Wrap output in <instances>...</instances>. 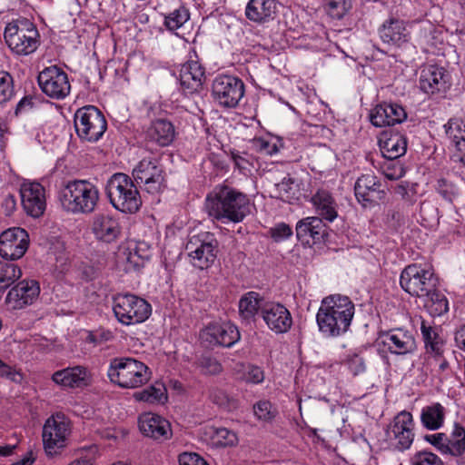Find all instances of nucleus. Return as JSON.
I'll use <instances>...</instances> for the list:
<instances>
[{
    "label": "nucleus",
    "mask_w": 465,
    "mask_h": 465,
    "mask_svg": "<svg viewBox=\"0 0 465 465\" xmlns=\"http://www.w3.org/2000/svg\"><path fill=\"white\" fill-rule=\"evenodd\" d=\"M188 11L183 8H178L165 16V25L170 30H175L181 27L189 19Z\"/></svg>",
    "instance_id": "49530a36"
},
{
    "label": "nucleus",
    "mask_w": 465,
    "mask_h": 465,
    "mask_svg": "<svg viewBox=\"0 0 465 465\" xmlns=\"http://www.w3.org/2000/svg\"><path fill=\"white\" fill-rule=\"evenodd\" d=\"M133 174L137 182L144 184L149 193H157L164 187L163 170L157 158H143L134 168Z\"/></svg>",
    "instance_id": "4468645a"
},
{
    "label": "nucleus",
    "mask_w": 465,
    "mask_h": 465,
    "mask_svg": "<svg viewBox=\"0 0 465 465\" xmlns=\"http://www.w3.org/2000/svg\"><path fill=\"white\" fill-rule=\"evenodd\" d=\"M179 79L184 92H198L205 79L204 68L198 61H189L182 65Z\"/></svg>",
    "instance_id": "bb28decb"
},
{
    "label": "nucleus",
    "mask_w": 465,
    "mask_h": 465,
    "mask_svg": "<svg viewBox=\"0 0 465 465\" xmlns=\"http://www.w3.org/2000/svg\"><path fill=\"white\" fill-rule=\"evenodd\" d=\"M444 127L446 134L454 143L455 146H457V141L465 139V124L461 126L458 122L450 120Z\"/></svg>",
    "instance_id": "8fccbe9b"
},
{
    "label": "nucleus",
    "mask_w": 465,
    "mask_h": 465,
    "mask_svg": "<svg viewBox=\"0 0 465 465\" xmlns=\"http://www.w3.org/2000/svg\"><path fill=\"white\" fill-rule=\"evenodd\" d=\"M92 231L97 240L110 243L119 237L121 226L114 217L107 214H97L94 217Z\"/></svg>",
    "instance_id": "cd10ccee"
},
{
    "label": "nucleus",
    "mask_w": 465,
    "mask_h": 465,
    "mask_svg": "<svg viewBox=\"0 0 465 465\" xmlns=\"http://www.w3.org/2000/svg\"><path fill=\"white\" fill-rule=\"evenodd\" d=\"M262 317L267 326L276 333H284L292 325V318L289 310L281 303H264Z\"/></svg>",
    "instance_id": "aec40b11"
},
{
    "label": "nucleus",
    "mask_w": 465,
    "mask_h": 465,
    "mask_svg": "<svg viewBox=\"0 0 465 465\" xmlns=\"http://www.w3.org/2000/svg\"><path fill=\"white\" fill-rule=\"evenodd\" d=\"M420 299L423 300V306L431 316H440L449 311L448 300L439 290V284H435L434 290L424 293Z\"/></svg>",
    "instance_id": "f704fd0d"
},
{
    "label": "nucleus",
    "mask_w": 465,
    "mask_h": 465,
    "mask_svg": "<svg viewBox=\"0 0 465 465\" xmlns=\"http://www.w3.org/2000/svg\"><path fill=\"white\" fill-rule=\"evenodd\" d=\"M421 422L429 430L439 429L444 420V408L440 403H435L422 410Z\"/></svg>",
    "instance_id": "58836bf2"
},
{
    "label": "nucleus",
    "mask_w": 465,
    "mask_h": 465,
    "mask_svg": "<svg viewBox=\"0 0 465 465\" xmlns=\"http://www.w3.org/2000/svg\"><path fill=\"white\" fill-rule=\"evenodd\" d=\"M240 339L237 327L232 323H212L200 332L201 342L206 347H231Z\"/></svg>",
    "instance_id": "f3484780"
},
{
    "label": "nucleus",
    "mask_w": 465,
    "mask_h": 465,
    "mask_svg": "<svg viewBox=\"0 0 465 465\" xmlns=\"http://www.w3.org/2000/svg\"><path fill=\"white\" fill-rule=\"evenodd\" d=\"M403 168L401 166H398L397 168H393V172H386L385 176L389 180H397L403 175Z\"/></svg>",
    "instance_id": "0e129e2a"
},
{
    "label": "nucleus",
    "mask_w": 465,
    "mask_h": 465,
    "mask_svg": "<svg viewBox=\"0 0 465 465\" xmlns=\"http://www.w3.org/2000/svg\"><path fill=\"white\" fill-rule=\"evenodd\" d=\"M213 440L216 446L228 447L237 442L236 434L226 428H213Z\"/></svg>",
    "instance_id": "37998d69"
},
{
    "label": "nucleus",
    "mask_w": 465,
    "mask_h": 465,
    "mask_svg": "<svg viewBox=\"0 0 465 465\" xmlns=\"http://www.w3.org/2000/svg\"><path fill=\"white\" fill-rule=\"evenodd\" d=\"M74 123L77 135L87 142L98 141L107 128L104 115L93 105L78 109L74 114Z\"/></svg>",
    "instance_id": "6e6552de"
},
{
    "label": "nucleus",
    "mask_w": 465,
    "mask_h": 465,
    "mask_svg": "<svg viewBox=\"0 0 465 465\" xmlns=\"http://www.w3.org/2000/svg\"><path fill=\"white\" fill-rule=\"evenodd\" d=\"M213 98L223 107H235L244 94L243 82L234 76L219 75L213 83Z\"/></svg>",
    "instance_id": "ddd939ff"
},
{
    "label": "nucleus",
    "mask_w": 465,
    "mask_h": 465,
    "mask_svg": "<svg viewBox=\"0 0 465 465\" xmlns=\"http://www.w3.org/2000/svg\"><path fill=\"white\" fill-rule=\"evenodd\" d=\"M21 199L25 211L39 217L45 210V189L39 183H25L21 187Z\"/></svg>",
    "instance_id": "412c9836"
},
{
    "label": "nucleus",
    "mask_w": 465,
    "mask_h": 465,
    "mask_svg": "<svg viewBox=\"0 0 465 465\" xmlns=\"http://www.w3.org/2000/svg\"><path fill=\"white\" fill-rule=\"evenodd\" d=\"M371 122L377 127L401 124L407 118L405 109L399 104H378L371 114Z\"/></svg>",
    "instance_id": "393cba45"
},
{
    "label": "nucleus",
    "mask_w": 465,
    "mask_h": 465,
    "mask_svg": "<svg viewBox=\"0 0 465 465\" xmlns=\"http://www.w3.org/2000/svg\"><path fill=\"white\" fill-rule=\"evenodd\" d=\"M186 251L192 264L200 270L211 267L218 253V241L213 234L202 232L190 238Z\"/></svg>",
    "instance_id": "9d476101"
},
{
    "label": "nucleus",
    "mask_w": 465,
    "mask_h": 465,
    "mask_svg": "<svg viewBox=\"0 0 465 465\" xmlns=\"http://www.w3.org/2000/svg\"><path fill=\"white\" fill-rule=\"evenodd\" d=\"M15 448H16V445H5L3 447H0V456H3V457L10 456Z\"/></svg>",
    "instance_id": "774afa93"
},
{
    "label": "nucleus",
    "mask_w": 465,
    "mask_h": 465,
    "mask_svg": "<svg viewBox=\"0 0 465 465\" xmlns=\"http://www.w3.org/2000/svg\"><path fill=\"white\" fill-rule=\"evenodd\" d=\"M259 143H260V150L266 154L272 155L278 152V147L275 143H271L264 140H260Z\"/></svg>",
    "instance_id": "bf43d9fd"
},
{
    "label": "nucleus",
    "mask_w": 465,
    "mask_h": 465,
    "mask_svg": "<svg viewBox=\"0 0 465 465\" xmlns=\"http://www.w3.org/2000/svg\"><path fill=\"white\" fill-rule=\"evenodd\" d=\"M87 371L83 366L65 368L55 371L52 380L63 387H79L85 382Z\"/></svg>",
    "instance_id": "473e14b6"
},
{
    "label": "nucleus",
    "mask_w": 465,
    "mask_h": 465,
    "mask_svg": "<svg viewBox=\"0 0 465 465\" xmlns=\"http://www.w3.org/2000/svg\"><path fill=\"white\" fill-rule=\"evenodd\" d=\"M35 461L32 451L28 452L23 459L17 460L13 465H32Z\"/></svg>",
    "instance_id": "69168bd1"
},
{
    "label": "nucleus",
    "mask_w": 465,
    "mask_h": 465,
    "mask_svg": "<svg viewBox=\"0 0 465 465\" xmlns=\"http://www.w3.org/2000/svg\"><path fill=\"white\" fill-rule=\"evenodd\" d=\"M147 137L160 146H167L175 137L174 126L170 121L157 119L148 128Z\"/></svg>",
    "instance_id": "2f4dec72"
},
{
    "label": "nucleus",
    "mask_w": 465,
    "mask_h": 465,
    "mask_svg": "<svg viewBox=\"0 0 465 465\" xmlns=\"http://www.w3.org/2000/svg\"><path fill=\"white\" fill-rule=\"evenodd\" d=\"M455 341L457 346L460 349L461 346L464 345L465 342V324L462 325L457 331L455 332Z\"/></svg>",
    "instance_id": "e2e57ef3"
},
{
    "label": "nucleus",
    "mask_w": 465,
    "mask_h": 465,
    "mask_svg": "<svg viewBox=\"0 0 465 465\" xmlns=\"http://www.w3.org/2000/svg\"><path fill=\"white\" fill-rule=\"evenodd\" d=\"M379 32L381 39L386 44L400 45L407 42L408 34L401 20L396 18L389 19L384 22Z\"/></svg>",
    "instance_id": "7c9ffc66"
},
{
    "label": "nucleus",
    "mask_w": 465,
    "mask_h": 465,
    "mask_svg": "<svg viewBox=\"0 0 465 465\" xmlns=\"http://www.w3.org/2000/svg\"><path fill=\"white\" fill-rule=\"evenodd\" d=\"M197 365L204 374L216 375L223 371L220 361L211 355H202L197 361Z\"/></svg>",
    "instance_id": "c03bdc74"
},
{
    "label": "nucleus",
    "mask_w": 465,
    "mask_h": 465,
    "mask_svg": "<svg viewBox=\"0 0 465 465\" xmlns=\"http://www.w3.org/2000/svg\"><path fill=\"white\" fill-rule=\"evenodd\" d=\"M255 416L263 421H271L277 414V411L268 401H260L253 406Z\"/></svg>",
    "instance_id": "de8ad7c7"
},
{
    "label": "nucleus",
    "mask_w": 465,
    "mask_h": 465,
    "mask_svg": "<svg viewBox=\"0 0 465 465\" xmlns=\"http://www.w3.org/2000/svg\"><path fill=\"white\" fill-rule=\"evenodd\" d=\"M446 71L437 65H428L421 70L420 87L428 94L444 93L448 88Z\"/></svg>",
    "instance_id": "a878e982"
},
{
    "label": "nucleus",
    "mask_w": 465,
    "mask_h": 465,
    "mask_svg": "<svg viewBox=\"0 0 465 465\" xmlns=\"http://www.w3.org/2000/svg\"><path fill=\"white\" fill-rule=\"evenodd\" d=\"M4 37L10 50L16 55H29L40 45V35L36 26L27 19L9 23Z\"/></svg>",
    "instance_id": "423d86ee"
},
{
    "label": "nucleus",
    "mask_w": 465,
    "mask_h": 465,
    "mask_svg": "<svg viewBox=\"0 0 465 465\" xmlns=\"http://www.w3.org/2000/svg\"><path fill=\"white\" fill-rule=\"evenodd\" d=\"M380 149L384 158L395 160L405 154L407 150V139L401 134H383L379 141Z\"/></svg>",
    "instance_id": "c756f323"
},
{
    "label": "nucleus",
    "mask_w": 465,
    "mask_h": 465,
    "mask_svg": "<svg viewBox=\"0 0 465 465\" xmlns=\"http://www.w3.org/2000/svg\"><path fill=\"white\" fill-rule=\"evenodd\" d=\"M411 465H444V463L435 453L429 450H420L411 457Z\"/></svg>",
    "instance_id": "a18cd8bd"
},
{
    "label": "nucleus",
    "mask_w": 465,
    "mask_h": 465,
    "mask_svg": "<svg viewBox=\"0 0 465 465\" xmlns=\"http://www.w3.org/2000/svg\"><path fill=\"white\" fill-rule=\"evenodd\" d=\"M7 261H0V292L9 288L22 276L20 267Z\"/></svg>",
    "instance_id": "a19ab883"
},
{
    "label": "nucleus",
    "mask_w": 465,
    "mask_h": 465,
    "mask_svg": "<svg viewBox=\"0 0 465 465\" xmlns=\"http://www.w3.org/2000/svg\"><path fill=\"white\" fill-rule=\"evenodd\" d=\"M205 209L210 216L217 220L239 223L249 213V200L245 194L223 186L207 197Z\"/></svg>",
    "instance_id": "f03ea898"
},
{
    "label": "nucleus",
    "mask_w": 465,
    "mask_h": 465,
    "mask_svg": "<svg viewBox=\"0 0 465 465\" xmlns=\"http://www.w3.org/2000/svg\"><path fill=\"white\" fill-rule=\"evenodd\" d=\"M244 380L251 383H261L264 380V372L258 366H249L248 370L244 373Z\"/></svg>",
    "instance_id": "864d4df0"
},
{
    "label": "nucleus",
    "mask_w": 465,
    "mask_h": 465,
    "mask_svg": "<svg viewBox=\"0 0 465 465\" xmlns=\"http://www.w3.org/2000/svg\"><path fill=\"white\" fill-rule=\"evenodd\" d=\"M354 304L347 296L340 294L325 297L316 315L321 332L328 337L345 333L354 316Z\"/></svg>",
    "instance_id": "f257e3e1"
},
{
    "label": "nucleus",
    "mask_w": 465,
    "mask_h": 465,
    "mask_svg": "<svg viewBox=\"0 0 465 465\" xmlns=\"http://www.w3.org/2000/svg\"><path fill=\"white\" fill-rule=\"evenodd\" d=\"M32 106H33L32 98L24 97L16 105L15 114H18L23 110H25L26 107L32 108Z\"/></svg>",
    "instance_id": "680f3d73"
},
{
    "label": "nucleus",
    "mask_w": 465,
    "mask_h": 465,
    "mask_svg": "<svg viewBox=\"0 0 465 465\" xmlns=\"http://www.w3.org/2000/svg\"><path fill=\"white\" fill-rule=\"evenodd\" d=\"M346 363L353 375H358L365 371L364 361L357 354L349 357Z\"/></svg>",
    "instance_id": "5fc2aeb1"
},
{
    "label": "nucleus",
    "mask_w": 465,
    "mask_h": 465,
    "mask_svg": "<svg viewBox=\"0 0 465 465\" xmlns=\"http://www.w3.org/2000/svg\"><path fill=\"white\" fill-rule=\"evenodd\" d=\"M295 193L294 179L290 174L283 177L282 182L275 183L272 191V196L285 202L294 199Z\"/></svg>",
    "instance_id": "79ce46f5"
},
{
    "label": "nucleus",
    "mask_w": 465,
    "mask_h": 465,
    "mask_svg": "<svg viewBox=\"0 0 465 465\" xmlns=\"http://www.w3.org/2000/svg\"><path fill=\"white\" fill-rule=\"evenodd\" d=\"M296 235L302 244L313 245L324 241L328 235L326 225L320 217H307L296 225Z\"/></svg>",
    "instance_id": "4be33fe9"
},
{
    "label": "nucleus",
    "mask_w": 465,
    "mask_h": 465,
    "mask_svg": "<svg viewBox=\"0 0 465 465\" xmlns=\"http://www.w3.org/2000/svg\"><path fill=\"white\" fill-rule=\"evenodd\" d=\"M382 342L391 353L396 355L413 353L417 349L413 334L401 328L389 331Z\"/></svg>",
    "instance_id": "5701e85b"
},
{
    "label": "nucleus",
    "mask_w": 465,
    "mask_h": 465,
    "mask_svg": "<svg viewBox=\"0 0 465 465\" xmlns=\"http://www.w3.org/2000/svg\"><path fill=\"white\" fill-rule=\"evenodd\" d=\"M80 277L85 282H90L98 277V270L93 265L83 264L79 268Z\"/></svg>",
    "instance_id": "13d9d810"
},
{
    "label": "nucleus",
    "mask_w": 465,
    "mask_h": 465,
    "mask_svg": "<svg viewBox=\"0 0 465 465\" xmlns=\"http://www.w3.org/2000/svg\"><path fill=\"white\" fill-rule=\"evenodd\" d=\"M455 157L465 165V139L457 141Z\"/></svg>",
    "instance_id": "052dcab7"
},
{
    "label": "nucleus",
    "mask_w": 465,
    "mask_h": 465,
    "mask_svg": "<svg viewBox=\"0 0 465 465\" xmlns=\"http://www.w3.org/2000/svg\"><path fill=\"white\" fill-rule=\"evenodd\" d=\"M59 199L66 212L91 213L99 201V191L86 180L70 181L61 190Z\"/></svg>",
    "instance_id": "7ed1b4c3"
},
{
    "label": "nucleus",
    "mask_w": 465,
    "mask_h": 465,
    "mask_svg": "<svg viewBox=\"0 0 465 465\" xmlns=\"http://www.w3.org/2000/svg\"><path fill=\"white\" fill-rule=\"evenodd\" d=\"M135 400L148 403H164L167 401V390L163 383L155 382L148 388L134 394Z\"/></svg>",
    "instance_id": "4c0bfd02"
},
{
    "label": "nucleus",
    "mask_w": 465,
    "mask_h": 465,
    "mask_svg": "<svg viewBox=\"0 0 465 465\" xmlns=\"http://www.w3.org/2000/svg\"><path fill=\"white\" fill-rule=\"evenodd\" d=\"M277 9L276 0H250L245 8V15L253 23L263 24L274 19Z\"/></svg>",
    "instance_id": "c85d7f7f"
},
{
    "label": "nucleus",
    "mask_w": 465,
    "mask_h": 465,
    "mask_svg": "<svg viewBox=\"0 0 465 465\" xmlns=\"http://www.w3.org/2000/svg\"><path fill=\"white\" fill-rule=\"evenodd\" d=\"M320 218L332 222L338 216L337 203L331 194L325 190H319L312 198Z\"/></svg>",
    "instance_id": "72a5a7b5"
},
{
    "label": "nucleus",
    "mask_w": 465,
    "mask_h": 465,
    "mask_svg": "<svg viewBox=\"0 0 465 465\" xmlns=\"http://www.w3.org/2000/svg\"><path fill=\"white\" fill-rule=\"evenodd\" d=\"M426 440L434 445L441 453L445 454V450H449L445 446L447 440L446 433H437L433 435H428L425 437Z\"/></svg>",
    "instance_id": "4d7b16f0"
},
{
    "label": "nucleus",
    "mask_w": 465,
    "mask_h": 465,
    "mask_svg": "<svg viewBox=\"0 0 465 465\" xmlns=\"http://www.w3.org/2000/svg\"><path fill=\"white\" fill-rule=\"evenodd\" d=\"M105 191L110 203L122 213H134L142 205V198L134 182L125 173L113 174L107 181Z\"/></svg>",
    "instance_id": "20e7f679"
},
{
    "label": "nucleus",
    "mask_w": 465,
    "mask_h": 465,
    "mask_svg": "<svg viewBox=\"0 0 465 465\" xmlns=\"http://www.w3.org/2000/svg\"><path fill=\"white\" fill-rule=\"evenodd\" d=\"M37 82L42 92L53 99H64L71 91L68 74L56 65L42 70L38 74Z\"/></svg>",
    "instance_id": "f8f14e48"
},
{
    "label": "nucleus",
    "mask_w": 465,
    "mask_h": 465,
    "mask_svg": "<svg viewBox=\"0 0 465 465\" xmlns=\"http://www.w3.org/2000/svg\"><path fill=\"white\" fill-rule=\"evenodd\" d=\"M14 94L13 77L7 72L0 73V104L7 102Z\"/></svg>",
    "instance_id": "09e8293b"
},
{
    "label": "nucleus",
    "mask_w": 465,
    "mask_h": 465,
    "mask_svg": "<svg viewBox=\"0 0 465 465\" xmlns=\"http://www.w3.org/2000/svg\"><path fill=\"white\" fill-rule=\"evenodd\" d=\"M40 293L37 282L22 281L14 286L7 293L5 302L14 310H20L32 304Z\"/></svg>",
    "instance_id": "6ab92c4d"
},
{
    "label": "nucleus",
    "mask_w": 465,
    "mask_h": 465,
    "mask_svg": "<svg viewBox=\"0 0 465 465\" xmlns=\"http://www.w3.org/2000/svg\"><path fill=\"white\" fill-rule=\"evenodd\" d=\"M271 236L276 241H282L289 238L292 234L291 227L286 223H279L270 229Z\"/></svg>",
    "instance_id": "603ef678"
},
{
    "label": "nucleus",
    "mask_w": 465,
    "mask_h": 465,
    "mask_svg": "<svg viewBox=\"0 0 465 465\" xmlns=\"http://www.w3.org/2000/svg\"><path fill=\"white\" fill-rule=\"evenodd\" d=\"M400 283L401 288L413 297L420 298L439 284V278L433 270L421 265L410 264L401 272Z\"/></svg>",
    "instance_id": "1a4fd4ad"
},
{
    "label": "nucleus",
    "mask_w": 465,
    "mask_h": 465,
    "mask_svg": "<svg viewBox=\"0 0 465 465\" xmlns=\"http://www.w3.org/2000/svg\"><path fill=\"white\" fill-rule=\"evenodd\" d=\"M262 307L263 299L255 292L245 293L239 301V313L245 321L252 320L259 311L262 312Z\"/></svg>",
    "instance_id": "c9c22d12"
},
{
    "label": "nucleus",
    "mask_w": 465,
    "mask_h": 465,
    "mask_svg": "<svg viewBox=\"0 0 465 465\" xmlns=\"http://www.w3.org/2000/svg\"><path fill=\"white\" fill-rule=\"evenodd\" d=\"M29 234L20 227H12L0 234V256L15 261L22 258L29 247Z\"/></svg>",
    "instance_id": "2eb2a0df"
},
{
    "label": "nucleus",
    "mask_w": 465,
    "mask_h": 465,
    "mask_svg": "<svg viewBox=\"0 0 465 465\" xmlns=\"http://www.w3.org/2000/svg\"><path fill=\"white\" fill-rule=\"evenodd\" d=\"M139 429L146 437L166 440L172 436V429L168 420L154 413H143L139 417Z\"/></svg>",
    "instance_id": "b1692460"
},
{
    "label": "nucleus",
    "mask_w": 465,
    "mask_h": 465,
    "mask_svg": "<svg viewBox=\"0 0 465 465\" xmlns=\"http://www.w3.org/2000/svg\"><path fill=\"white\" fill-rule=\"evenodd\" d=\"M414 421L411 412H399L386 429L389 445L399 451L410 449L414 440Z\"/></svg>",
    "instance_id": "9b49d317"
},
{
    "label": "nucleus",
    "mask_w": 465,
    "mask_h": 465,
    "mask_svg": "<svg viewBox=\"0 0 465 465\" xmlns=\"http://www.w3.org/2000/svg\"><path fill=\"white\" fill-rule=\"evenodd\" d=\"M232 158L235 165L239 169H246L245 163H247V161L243 157H242L238 154L232 153Z\"/></svg>",
    "instance_id": "338daca9"
},
{
    "label": "nucleus",
    "mask_w": 465,
    "mask_h": 465,
    "mask_svg": "<svg viewBox=\"0 0 465 465\" xmlns=\"http://www.w3.org/2000/svg\"><path fill=\"white\" fill-rule=\"evenodd\" d=\"M107 375L113 383L126 389L141 387L151 379L149 368L143 361L131 357L112 359Z\"/></svg>",
    "instance_id": "39448f33"
},
{
    "label": "nucleus",
    "mask_w": 465,
    "mask_h": 465,
    "mask_svg": "<svg viewBox=\"0 0 465 465\" xmlns=\"http://www.w3.org/2000/svg\"><path fill=\"white\" fill-rule=\"evenodd\" d=\"M326 5L329 13L336 18L343 17L351 7L348 0H326Z\"/></svg>",
    "instance_id": "3c124183"
},
{
    "label": "nucleus",
    "mask_w": 465,
    "mask_h": 465,
    "mask_svg": "<svg viewBox=\"0 0 465 465\" xmlns=\"http://www.w3.org/2000/svg\"><path fill=\"white\" fill-rule=\"evenodd\" d=\"M69 434V423L63 416H52L47 419L43 428V442L47 455L53 456L64 447Z\"/></svg>",
    "instance_id": "dca6fc26"
},
{
    "label": "nucleus",
    "mask_w": 465,
    "mask_h": 465,
    "mask_svg": "<svg viewBox=\"0 0 465 465\" xmlns=\"http://www.w3.org/2000/svg\"><path fill=\"white\" fill-rule=\"evenodd\" d=\"M114 315L124 325L143 322L152 312L151 305L143 298L134 294H117L114 298Z\"/></svg>",
    "instance_id": "0eeeda50"
},
{
    "label": "nucleus",
    "mask_w": 465,
    "mask_h": 465,
    "mask_svg": "<svg viewBox=\"0 0 465 465\" xmlns=\"http://www.w3.org/2000/svg\"><path fill=\"white\" fill-rule=\"evenodd\" d=\"M180 465H209L196 453L184 452L179 456Z\"/></svg>",
    "instance_id": "6e6d98bb"
},
{
    "label": "nucleus",
    "mask_w": 465,
    "mask_h": 465,
    "mask_svg": "<svg viewBox=\"0 0 465 465\" xmlns=\"http://www.w3.org/2000/svg\"><path fill=\"white\" fill-rule=\"evenodd\" d=\"M420 331L425 342V347L428 352L433 353L435 357H441L443 353V341L439 334L428 326L425 321H422Z\"/></svg>",
    "instance_id": "ea45409f"
},
{
    "label": "nucleus",
    "mask_w": 465,
    "mask_h": 465,
    "mask_svg": "<svg viewBox=\"0 0 465 465\" xmlns=\"http://www.w3.org/2000/svg\"><path fill=\"white\" fill-rule=\"evenodd\" d=\"M445 454L459 457L465 451V429L459 423H455L450 435L447 434Z\"/></svg>",
    "instance_id": "e433bc0d"
},
{
    "label": "nucleus",
    "mask_w": 465,
    "mask_h": 465,
    "mask_svg": "<svg viewBox=\"0 0 465 465\" xmlns=\"http://www.w3.org/2000/svg\"><path fill=\"white\" fill-rule=\"evenodd\" d=\"M381 187V182L375 175L371 173L363 174L358 178L355 183V196L364 207L377 204L386 195L385 191Z\"/></svg>",
    "instance_id": "a211bd4d"
}]
</instances>
